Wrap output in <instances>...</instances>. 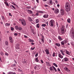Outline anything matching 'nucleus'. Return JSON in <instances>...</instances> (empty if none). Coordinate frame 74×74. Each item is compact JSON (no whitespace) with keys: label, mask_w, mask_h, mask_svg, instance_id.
<instances>
[{"label":"nucleus","mask_w":74,"mask_h":74,"mask_svg":"<svg viewBox=\"0 0 74 74\" xmlns=\"http://www.w3.org/2000/svg\"><path fill=\"white\" fill-rule=\"evenodd\" d=\"M41 40H42L41 42H43V43L44 42V39H42Z\"/></svg>","instance_id":"obj_44"},{"label":"nucleus","mask_w":74,"mask_h":74,"mask_svg":"<svg viewBox=\"0 0 74 74\" xmlns=\"http://www.w3.org/2000/svg\"><path fill=\"white\" fill-rule=\"evenodd\" d=\"M48 14H45L44 15L43 17L44 18H47L48 17Z\"/></svg>","instance_id":"obj_17"},{"label":"nucleus","mask_w":74,"mask_h":74,"mask_svg":"<svg viewBox=\"0 0 74 74\" xmlns=\"http://www.w3.org/2000/svg\"><path fill=\"white\" fill-rule=\"evenodd\" d=\"M35 57H37V56H38V53H37L35 54Z\"/></svg>","instance_id":"obj_48"},{"label":"nucleus","mask_w":74,"mask_h":74,"mask_svg":"<svg viewBox=\"0 0 74 74\" xmlns=\"http://www.w3.org/2000/svg\"><path fill=\"white\" fill-rule=\"evenodd\" d=\"M55 52L53 53V57H54V56H55Z\"/></svg>","instance_id":"obj_43"},{"label":"nucleus","mask_w":74,"mask_h":74,"mask_svg":"<svg viewBox=\"0 0 74 74\" xmlns=\"http://www.w3.org/2000/svg\"><path fill=\"white\" fill-rule=\"evenodd\" d=\"M28 20L29 21H30L31 22V23H33V20H32V18L31 17H29V18Z\"/></svg>","instance_id":"obj_16"},{"label":"nucleus","mask_w":74,"mask_h":74,"mask_svg":"<svg viewBox=\"0 0 74 74\" xmlns=\"http://www.w3.org/2000/svg\"><path fill=\"white\" fill-rule=\"evenodd\" d=\"M62 55H63V56H64L65 55L64 53L63 52L62 53Z\"/></svg>","instance_id":"obj_64"},{"label":"nucleus","mask_w":74,"mask_h":74,"mask_svg":"<svg viewBox=\"0 0 74 74\" xmlns=\"http://www.w3.org/2000/svg\"><path fill=\"white\" fill-rule=\"evenodd\" d=\"M58 57H59V58H61V59H62L63 58V56H62V55H61V54L60 53H58Z\"/></svg>","instance_id":"obj_12"},{"label":"nucleus","mask_w":74,"mask_h":74,"mask_svg":"<svg viewBox=\"0 0 74 74\" xmlns=\"http://www.w3.org/2000/svg\"><path fill=\"white\" fill-rule=\"evenodd\" d=\"M44 6L45 7H48V5H45Z\"/></svg>","instance_id":"obj_50"},{"label":"nucleus","mask_w":74,"mask_h":74,"mask_svg":"<svg viewBox=\"0 0 74 74\" xmlns=\"http://www.w3.org/2000/svg\"><path fill=\"white\" fill-rule=\"evenodd\" d=\"M60 52H61V53H63V51L61 50H60Z\"/></svg>","instance_id":"obj_53"},{"label":"nucleus","mask_w":74,"mask_h":74,"mask_svg":"<svg viewBox=\"0 0 74 74\" xmlns=\"http://www.w3.org/2000/svg\"><path fill=\"white\" fill-rule=\"evenodd\" d=\"M64 60L65 62H67L68 61H69V59L66 58H65L62 60Z\"/></svg>","instance_id":"obj_18"},{"label":"nucleus","mask_w":74,"mask_h":74,"mask_svg":"<svg viewBox=\"0 0 74 74\" xmlns=\"http://www.w3.org/2000/svg\"><path fill=\"white\" fill-rule=\"evenodd\" d=\"M11 30H12V31H13V30H14V28H13L12 27H11Z\"/></svg>","instance_id":"obj_38"},{"label":"nucleus","mask_w":74,"mask_h":74,"mask_svg":"<svg viewBox=\"0 0 74 74\" xmlns=\"http://www.w3.org/2000/svg\"><path fill=\"white\" fill-rule=\"evenodd\" d=\"M45 51L47 55H49V54L50 53H49V49H45Z\"/></svg>","instance_id":"obj_8"},{"label":"nucleus","mask_w":74,"mask_h":74,"mask_svg":"<svg viewBox=\"0 0 74 74\" xmlns=\"http://www.w3.org/2000/svg\"><path fill=\"white\" fill-rule=\"evenodd\" d=\"M28 41H29V42H31V41H32V39H28Z\"/></svg>","instance_id":"obj_47"},{"label":"nucleus","mask_w":74,"mask_h":74,"mask_svg":"<svg viewBox=\"0 0 74 74\" xmlns=\"http://www.w3.org/2000/svg\"><path fill=\"white\" fill-rule=\"evenodd\" d=\"M53 65H54V66H55V67H58V65H57V64H55V63H53Z\"/></svg>","instance_id":"obj_31"},{"label":"nucleus","mask_w":74,"mask_h":74,"mask_svg":"<svg viewBox=\"0 0 74 74\" xmlns=\"http://www.w3.org/2000/svg\"><path fill=\"white\" fill-rule=\"evenodd\" d=\"M4 3L5 4H6L7 6L8 7H9V5L8 4V3H7V2L5 1L4 2Z\"/></svg>","instance_id":"obj_24"},{"label":"nucleus","mask_w":74,"mask_h":74,"mask_svg":"<svg viewBox=\"0 0 74 74\" xmlns=\"http://www.w3.org/2000/svg\"><path fill=\"white\" fill-rule=\"evenodd\" d=\"M50 71H52V70H53V68H52V67H51L50 68V69H49Z\"/></svg>","instance_id":"obj_33"},{"label":"nucleus","mask_w":74,"mask_h":74,"mask_svg":"<svg viewBox=\"0 0 74 74\" xmlns=\"http://www.w3.org/2000/svg\"><path fill=\"white\" fill-rule=\"evenodd\" d=\"M5 26H10V23H6L5 24Z\"/></svg>","instance_id":"obj_23"},{"label":"nucleus","mask_w":74,"mask_h":74,"mask_svg":"<svg viewBox=\"0 0 74 74\" xmlns=\"http://www.w3.org/2000/svg\"><path fill=\"white\" fill-rule=\"evenodd\" d=\"M46 64L48 66H49V67H50L51 66V65L49 63V62H46Z\"/></svg>","instance_id":"obj_22"},{"label":"nucleus","mask_w":74,"mask_h":74,"mask_svg":"<svg viewBox=\"0 0 74 74\" xmlns=\"http://www.w3.org/2000/svg\"><path fill=\"white\" fill-rule=\"evenodd\" d=\"M59 12V9H55V10L54 11V13L55 14H58Z\"/></svg>","instance_id":"obj_11"},{"label":"nucleus","mask_w":74,"mask_h":74,"mask_svg":"<svg viewBox=\"0 0 74 74\" xmlns=\"http://www.w3.org/2000/svg\"><path fill=\"white\" fill-rule=\"evenodd\" d=\"M38 12H39V13H41V14H43V13H44V12L41 11H39Z\"/></svg>","instance_id":"obj_35"},{"label":"nucleus","mask_w":74,"mask_h":74,"mask_svg":"<svg viewBox=\"0 0 74 74\" xmlns=\"http://www.w3.org/2000/svg\"><path fill=\"white\" fill-rule=\"evenodd\" d=\"M53 69H54V70H55V71L56 72V71H57V70L56 69V68H55V67L53 66Z\"/></svg>","instance_id":"obj_39"},{"label":"nucleus","mask_w":74,"mask_h":74,"mask_svg":"<svg viewBox=\"0 0 74 74\" xmlns=\"http://www.w3.org/2000/svg\"><path fill=\"white\" fill-rule=\"evenodd\" d=\"M18 71H20V72H22V70L20 69H18Z\"/></svg>","instance_id":"obj_52"},{"label":"nucleus","mask_w":74,"mask_h":74,"mask_svg":"<svg viewBox=\"0 0 74 74\" xmlns=\"http://www.w3.org/2000/svg\"><path fill=\"white\" fill-rule=\"evenodd\" d=\"M52 4H53V2H52V0H50L49 5H52Z\"/></svg>","instance_id":"obj_13"},{"label":"nucleus","mask_w":74,"mask_h":74,"mask_svg":"<svg viewBox=\"0 0 74 74\" xmlns=\"http://www.w3.org/2000/svg\"><path fill=\"white\" fill-rule=\"evenodd\" d=\"M1 17L3 20H5V18H4V16H1Z\"/></svg>","instance_id":"obj_40"},{"label":"nucleus","mask_w":74,"mask_h":74,"mask_svg":"<svg viewBox=\"0 0 74 74\" xmlns=\"http://www.w3.org/2000/svg\"><path fill=\"white\" fill-rule=\"evenodd\" d=\"M34 69L35 70H39L40 69V66L39 65H36L34 67Z\"/></svg>","instance_id":"obj_6"},{"label":"nucleus","mask_w":74,"mask_h":74,"mask_svg":"<svg viewBox=\"0 0 74 74\" xmlns=\"http://www.w3.org/2000/svg\"><path fill=\"white\" fill-rule=\"evenodd\" d=\"M0 54L2 56H3V53L2 52H0Z\"/></svg>","instance_id":"obj_41"},{"label":"nucleus","mask_w":74,"mask_h":74,"mask_svg":"<svg viewBox=\"0 0 74 74\" xmlns=\"http://www.w3.org/2000/svg\"><path fill=\"white\" fill-rule=\"evenodd\" d=\"M9 15L10 16H12V15H11V13H9Z\"/></svg>","instance_id":"obj_58"},{"label":"nucleus","mask_w":74,"mask_h":74,"mask_svg":"<svg viewBox=\"0 0 74 74\" xmlns=\"http://www.w3.org/2000/svg\"><path fill=\"white\" fill-rule=\"evenodd\" d=\"M70 35L71 37V38L72 39H74V29H72L70 32Z\"/></svg>","instance_id":"obj_2"},{"label":"nucleus","mask_w":74,"mask_h":74,"mask_svg":"<svg viewBox=\"0 0 74 74\" xmlns=\"http://www.w3.org/2000/svg\"><path fill=\"white\" fill-rule=\"evenodd\" d=\"M60 12L61 14L62 15H64V10L63 9H61L60 10Z\"/></svg>","instance_id":"obj_7"},{"label":"nucleus","mask_w":74,"mask_h":74,"mask_svg":"<svg viewBox=\"0 0 74 74\" xmlns=\"http://www.w3.org/2000/svg\"><path fill=\"white\" fill-rule=\"evenodd\" d=\"M65 51H66L65 53L67 55H70V53L69 51H68L67 50H65Z\"/></svg>","instance_id":"obj_14"},{"label":"nucleus","mask_w":74,"mask_h":74,"mask_svg":"<svg viewBox=\"0 0 74 74\" xmlns=\"http://www.w3.org/2000/svg\"><path fill=\"white\" fill-rule=\"evenodd\" d=\"M35 15H36V16L38 15V12L36 13L35 14Z\"/></svg>","instance_id":"obj_49"},{"label":"nucleus","mask_w":74,"mask_h":74,"mask_svg":"<svg viewBox=\"0 0 74 74\" xmlns=\"http://www.w3.org/2000/svg\"><path fill=\"white\" fill-rule=\"evenodd\" d=\"M22 27H18V30H22Z\"/></svg>","instance_id":"obj_37"},{"label":"nucleus","mask_w":74,"mask_h":74,"mask_svg":"<svg viewBox=\"0 0 74 74\" xmlns=\"http://www.w3.org/2000/svg\"><path fill=\"white\" fill-rule=\"evenodd\" d=\"M24 37H25V38H27L28 37H27L26 35H24Z\"/></svg>","instance_id":"obj_51"},{"label":"nucleus","mask_w":74,"mask_h":74,"mask_svg":"<svg viewBox=\"0 0 74 74\" xmlns=\"http://www.w3.org/2000/svg\"><path fill=\"white\" fill-rule=\"evenodd\" d=\"M58 38L59 40L60 41H62V40H63V38H62L60 36H59L58 37Z\"/></svg>","instance_id":"obj_21"},{"label":"nucleus","mask_w":74,"mask_h":74,"mask_svg":"<svg viewBox=\"0 0 74 74\" xmlns=\"http://www.w3.org/2000/svg\"><path fill=\"white\" fill-rule=\"evenodd\" d=\"M14 36H17L18 35V33H15L14 34Z\"/></svg>","instance_id":"obj_56"},{"label":"nucleus","mask_w":74,"mask_h":74,"mask_svg":"<svg viewBox=\"0 0 74 74\" xmlns=\"http://www.w3.org/2000/svg\"><path fill=\"white\" fill-rule=\"evenodd\" d=\"M40 25L39 24H38L36 25V27L38 28H39L40 27V26H39Z\"/></svg>","instance_id":"obj_34"},{"label":"nucleus","mask_w":74,"mask_h":74,"mask_svg":"<svg viewBox=\"0 0 74 74\" xmlns=\"http://www.w3.org/2000/svg\"><path fill=\"white\" fill-rule=\"evenodd\" d=\"M40 62H41V63H43V62L42 60H40Z\"/></svg>","instance_id":"obj_63"},{"label":"nucleus","mask_w":74,"mask_h":74,"mask_svg":"<svg viewBox=\"0 0 74 74\" xmlns=\"http://www.w3.org/2000/svg\"><path fill=\"white\" fill-rule=\"evenodd\" d=\"M27 11L28 14H32L33 12H32V10H27Z\"/></svg>","instance_id":"obj_20"},{"label":"nucleus","mask_w":74,"mask_h":74,"mask_svg":"<svg viewBox=\"0 0 74 74\" xmlns=\"http://www.w3.org/2000/svg\"><path fill=\"white\" fill-rule=\"evenodd\" d=\"M56 46H58V47H60V45L59 43H56Z\"/></svg>","instance_id":"obj_29"},{"label":"nucleus","mask_w":74,"mask_h":74,"mask_svg":"<svg viewBox=\"0 0 74 74\" xmlns=\"http://www.w3.org/2000/svg\"><path fill=\"white\" fill-rule=\"evenodd\" d=\"M64 70H66V71H67L68 72H69L70 71V70H69V69H68V68L66 67H65L64 68Z\"/></svg>","instance_id":"obj_15"},{"label":"nucleus","mask_w":74,"mask_h":74,"mask_svg":"<svg viewBox=\"0 0 74 74\" xmlns=\"http://www.w3.org/2000/svg\"><path fill=\"white\" fill-rule=\"evenodd\" d=\"M49 25H50V26L51 27H53L55 25V21L53 19L49 21Z\"/></svg>","instance_id":"obj_3"},{"label":"nucleus","mask_w":74,"mask_h":74,"mask_svg":"<svg viewBox=\"0 0 74 74\" xmlns=\"http://www.w3.org/2000/svg\"><path fill=\"white\" fill-rule=\"evenodd\" d=\"M5 55L6 56H8V53H5Z\"/></svg>","instance_id":"obj_55"},{"label":"nucleus","mask_w":74,"mask_h":74,"mask_svg":"<svg viewBox=\"0 0 74 74\" xmlns=\"http://www.w3.org/2000/svg\"><path fill=\"white\" fill-rule=\"evenodd\" d=\"M69 26V24H66V28H68V27Z\"/></svg>","instance_id":"obj_42"},{"label":"nucleus","mask_w":74,"mask_h":74,"mask_svg":"<svg viewBox=\"0 0 74 74\" xmlns=\"http://www.w3.org/2000/svg\"><path fill=\"white\" fill-rule=\"evenodd\" d=\"M67 42V41L66 40H64L61 42V44L63 46H64V45L66 44V43Z\"/></svg>","instance_id":"obj_4"},{"label":"nucleus","mask_w":74,"mask_h":74,"mask_svg":"<svg viewBox=\"0 0 74 74\" xmlns=\"http://www.w3.org/2000/svg\"><path fill=\"white\" fill-rule=\"evenodd\" d=\"M35 60L36 62H38V63L40 62V61L38 59V57L36 58Z\"/></svg>","instance_id":"obj_19"},{"label":"nucleus","mask_w":74,"mask_h":74,"mask_svg":"<svg viewBox=\"0 0 74 74\" xmlns=\"http://www.w3.org/2000/svg\"><path fill=\"white\" fill-rule=\"evenodd\" d=\"M70 18H68L67 19V22H68V23H70Z\"/></svg>","instance_id":"obj_32"},{"label":"nucleus","mask_w":74,"mask_h":74,"mask_svg":"<svg viewBox=\"0 0 74 74\" xmlns=\"http://www.w3.org/2000/svg\"><path fill=\"white\" fill-rule=\"evenodd\" d=\"M65 11L66 12H69L70 11V5L69 3H66L65 5Z\"/></svg>","instance_id":"obj_1"},{"label":"nucleus","mask_w":74,"mask_h":74,"mask_svg":"<svg viewBox=\"0 0 74 74\" xmlns=\"http://www.w3.org/2000/svg\"><path fill=\"white\" fill-rule=\"evenodd\" d=\"M49 43H50V42H51V40H49Z\"/></svg>","instance_id":"obj_61"},{"label":"nucleus","mask_w":74,"mask_h":74,"mask_svg":"<svg viewBox=\"0 0 74 74\" xmlns=\"http://www.w3.org/2000/svg\"><path fill=\"white\" fill-rule=\"evenodd\" d=\"M12 72H10L8 73V74H12Z\"/></svg>","instance_id":"obj_46"},{"label":"nucleus","mask_w":74,"mask_h":74,"mask_svg":"<svg viewBox=\"0 0 74 74\" xmlns=\"http://www.w3.org/2000/svg\"><path fill=\"white\" fill-rule=\"evenodd\" d=\"M35 49V47H34L33 48L31 47V50H34Z\"/></svg>","instance_id":"obj_45"},{"label":"nucleus","mask_w":74,"mask_h":74,"mask_svg":"<svg viewBox=\"0 0 74 74\" xmlns=\"http://www.w3.org/2000/svg\"><path fill=\"white\" fill-rule=\"evenodd\" d=\"M41 26L42 27H45L46 26V24H43L41 25Z\"/></svg>","instance_id":"obj_30"},{"label":"nucleus","mask_w":74,"mask_h":74,"mask_svg":"<svg viewBox=\"0 0 74 74\" xmlns=\"http://www.w3.org/2000/svg\"><path fill=\"white\" fill-rule=\"evenodd\" d=\"M5 45H8V41H5Z\"/></svg>","instance_id":"obj_26"},{"label":"nucleus","mask_w":74,"mask_h":74,"mask_svg":"<svg viewBox=\"0 0 74 74\" xmlns=\"http://www.w3.org/2000/svg\"><path fill=\"white\" fill-rule=\"evenodd\" d=\"M36 23H38V22H39V20H38V19H36Z\"/></svg>","instance_id":"obj_27"},{"label":"nucleus","mask_w":74,"mask_h":74,"mask_svg":"<svg viewBox=\"0 0 74 74\" xmlns=\"http://www.w3.org/2000/svg\"><path fill=\"white\" fill-rule=\"evenodd\" d=\"M11 7H12V8H14V10H15V9H16L15 7V6H14V5H11Z\"/></svg>","instance_id":"obj_28"},{"label":"nucleus","mask_w":74,"mask_h":74,"mask_svg":"<svg viewBox=\"0 0 74 74\" xmlns=\"http://www.w3.org/2000/svg\"><path fill=\"white\" fill-rule=\"evenodd\" d=\"M12 4H13L14 5H16V4L15 3H12Z\"/></svg>","instance_id":"obj_57"},{"label":"nucleus","mask_w":74,"mask_h":74,"mask_svg":"<svg viewBox=\"0 0 74 74\" xmlns=\"http://www.w3.org/2000/svg\"><path fill=\"white\" fill-rule=\"evenodd\" d=\"M15 28L16 30H18L19 27H18V26H16L15 27Z\"/></svg>","instance_id":"obj_25"},{"label":"nucleus","mask_w":74,"mask_h":74,"mask_svg":"<svg viewBox=\"0 0 74 74\" xmlns=\"http://www.w3.org/2000/svg\"><path fill=\"white\" fill-rule=\"evenodd\" d=\"M56 25H57V27H58V23L57 22H56Z\"/></svg>","instance_id":"obj_62"},{"label":"nucleus","mask_w":74,"mask_h":74,"mask_svg":"<svg viewBox=\"0 0 74 74\" xmlns=\"http://www.w3.org/2000/svg\"><path fill=\"white\" fill-rule=\"evenodd\" d=\"M12 67H15L16 66V64H12Z\"/></svg>","instance_id":"obj_36"},{"label":"nucleus","mask_w":74,"mask_h":74,"mask_svg":"<svg viewBox=\"0 0 74 74\" xmlns=\"http://www.w3.org/2000/svg\"><path fill=\"white\" fill-rule=\"evenodd\" d=\"M42 39H44V36L43 35H42Z\"/></svg>","instance_id":"obj_54"},{"label":"nucleus","mask_w":74,"mask_h":74,"mask_svg":"<svg viewBox=\"0 0 74 74\" xmlns=\"http://www.w3.org/2000/svg\"><path fill=\"white\" fill-rule=\"evenodd\" d=\"M64 28L62 27L61 28V33L62 34H63L64 32Z\"/></svg>","instance_id":"obj_9"},{"label":"nucleus","mask_w":74,"mask_h":74,"mask_svg":"<svg viewBox=\"0 0 74 74\" xmlns=\"http://www.w3.org/2000/svg\"><path fill=\"white\" fill-rule=\"evenodd\" d=\"M21 22L22 25L24 26H25L26 24V21L24 19H23L21 20Z\"/></svg>","instance_id":"obj_5"},{"label":"nucleus","mask_w":74,"mask_h":74,"mask_svg":"<svg viewBox=\"0 0 74 74\" xmlns=\"http://www.w3.org/2000/svg\"><path fill=\"white\" fill-rule=\"evenodd\" d=\"M36 1L37 3H39V0H36Z\"/></svg>","instance_id":"obj_59"},{"label":"nucleus","mask_w":74,"mask_h":74,"mask_svg":"<svg viewBox=\"0 0 74 74\" xmlns=\"http://www.w3.org/2000/svg\"><path fill=\"white\" fill-rule=\"evenodd\" d=\"M9 40L11 43H12L13 42L12 40V38L11 36H9Z\"/></svg>","instance_id":"obj_10"},{"label":"nucleus","mask_w":74,"mask_h":74,"mask_svg":"<svg viewBox=\"0 0 74 74\" xmlns=\"http://www.w3.org/2000/svg\"><path fill=\"white\" fill-rule=\"evenodd\" d=\"M57 70H58V71H60V69L59 68H58L57 69Z\"/></svg>","instance_id":"obj_60"}]
</instances>
